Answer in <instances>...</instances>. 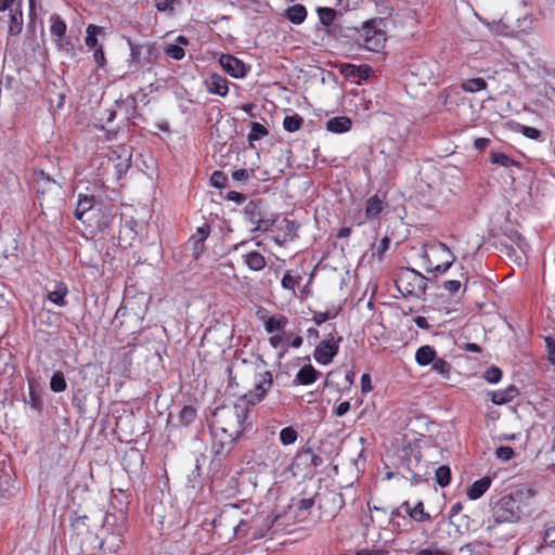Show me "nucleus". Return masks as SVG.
I'll use <instances>...</instances> for the list:
<instances>
[{"instance_id":"obj_1","label":"nucleus","mask_w":555,"mask_h":555,"mask_svg":"<svg viewBox=\"0 0 555 555\" xmlns=\"http://www.w3.org/2000/svg\"><path fill=\"white\" fill-rule=\"evenodd\" d=\"M273 378L269 371L258 374L255 387L244 395L232 406L217 408L210 425L212 451L217 456L224 457L232 450L235 441L249 427V405L259 403L272 387Z\"/></svg>"},{"instance_id":"obj_2","label":"nucleus","mask_w":555,"mask_h":555,"mask_svg":"<svg viewBox=\"0 0 555 555\" xmlns=\"http://www.w3.org/2000/svg\"><path fill=\"white\" fill-rule=\"evenodd\" d=\"M225 512L238 519L233 527L234 535L248 540L263 538L278 520L274 514L259 511L257 506L247 502L228 505Z\"/></svg>"},{"instance_id":"obj_3","label":"nucleus","mask_w":555,"mask_h":555,"mask_svg":"<svg viewBox=\"0 0 555 555\" xmlns=\"http://www.w3.org/2000/svg\"><path fill=\"white\" fill-rule=\"evenodd\" d=\"M535 496L532 487L521 485L500 498L492 496L490 506L496 524H515L530 515L531 502Z\"/></svg>"},{"instance_id":"obj_4","label":"nucleus","mask_w":555,"mask_h":555,"mask_svg":"<svg viewBox=\"0 0 555 555\" xmlns=\"http://www.w3.org/2000/svg\"><path fill=\"white\" fill-rule=\"evenodd\" d=\"M421 257L426 271L436 275L444 274L455 261V256L441 242L425 245Z\"/></svg>"},{"instance_id":"obj_5","label":"nucleus","mask_w":555,"mask_h":555,"mask_svg":"<svg viewBox=\"0 0 555 555\" xmlns=\"http://www.w3.org/2000/svg\"><path fill=\"white\" fill-rule=\"evenodd\" d=\"M399 468L406 470L409 475H404L413 485H418L426 480L428 475V466L422 460L421 451L416 448H404L400 455Z\"/></svg>"},{"instance_id":"obj_6","label":"nucleus","mask_w":555,"mask_h":555,"mask_svg":"<svg viewBox=\"0 0 555 555\" xmlns=\"http://www.w3.org/2000/svg\"><path fill=\"white\" fill-rule=\"evenodd\" d=\"M396 286L403 296L421 297L426 293L427 279L414 269L404 268L398 274Z\"/></svg>"},{"instance_id":"obj_7","label":"nucleus","mask_w":555,"mask_h":555,"mask_svg":"<svg viewBox=\"0 0 555 555\" xmlns=\"http://www.w3.org/2000/svg\"><path fill=\"white\" fill-rule=\"evenodd\" d=\"M362 46L369 51L377 52L384 47V34L376 29L375 21H367L360 30Z\"/></svg>"},{"instance_id":"obj_8","label":"nucleus","mask_w":555,"mask_h":555,"mask_svg":"<svg viewBox=\"0 0 555 555\" xmlns=\"http://www.w3.org/2000/svg\"><path fill=\"white\" fill-rule=\"evenodd\" d=\"M298 228L299 225L295 221L286 218L278 221L275 230L273 231L274 235L272 236L274 243L279 246H284L293 242L298 236Z\"/></svg>"},{"instance_id":"obj_9","label":"nucleus","mask_w":555,"mask_h":555,"mask_svg":"<svg viewBox=\"0 0 555 555\" xmlns=\"http://www.w3.org/2000/svg\"><path fill=\"white\" fill-rule=\"evenodd\" d=\"M340 340L341 338L335 339L333 336L323 339L314 350V360L322 365L331 363L339 350Z\"/></svg>"},{"instance_id":"obj_10","label":"nucleus","mask_w":555,"mask_h":555,"mask_svg":"<svg viewBox=\"0 0 555 555\" xmlns=\"http://www.w3.org/2000/svg\"><path fill=\"white\" fill-rule=\"evenodd\" d=\"M219 63L223 70L234 78H243L247 74L245 63L231 54H221Z\"/></svg>"},{"instance_id":"obj_11","label":"nucleus","mask_w":555,"mask_h":555,"mask_svg":"<svg viewBox=\"0 0 555 555\" xmlns=\"http://www.w3.org/2000/svg\"><path fill=\"white\" fill-rule=\"evenodd\" d=\"M264 331L268 334L284 333L285 327L288 324V319L284 314L278 315H262Z\"/></svg>"},{"instance_id":"obj_12","label":"nucleus","mask_w":555,"mask_h":555,"mask_svg":"<svg viewBox=\"0 0 555 555\" xmlns=\"http://www.w3.org/2000/svg\"><path fill=\"white\" fill-rule=\"evenodd\" d=\"M205 83L208 92L212 94L225 96L229 92L228 80L219 74H211Z\"/></svg>"},{"instance_id":"obj_13","label":"nucleus","mask_w":555,"mask_h":555,"mask_svg":"<svg viewBox=\"0 0 555 555\" xmlns=\"http://www.w3.org/2000/svg\"><path fill=\"white\" fill-rule=\"evenodd\" d=\"M492 478L490 476H485L475 482L467 489L466 494L467 498L472 501L480 499L491 487Z\"/></svg>"},{"instance_id":"obj_14","label":"nucleus","mask_w":555,"mask_h":555,"mask_svg":"<svg viewBox=\"0 0 555 555\" xmlns=\"http://www.w3.org/2000/svg\"><path fill=\"white\" fill-rule=\"evenodd\" d=\"M242 257L244 264L251 271H261L267 266L266 257L260 251L249 250Z\"/></svg>"},{"instance_id":"obj_15","label":"nucleus","mask_w":555,"mask_h":555,"mask_svg":"<svg viewBox=\"0 0 555 555\" xmlns=\"http://www.w3.org/2000/svg\"><path fill=\"white\" fill-rule=\"evenodd\" d=\"M9 16H10L9 34L11 36L20 35L23 30V25H24L22 4L17 3L14 9H11Z\"/></svg>"},{"instance_id":"obj_16","label":"nucleus","mask_w":555,"mask_h":555,"mask_svg":"<svg viewBox=\"0 0 555 555\" xmlns=\"http://www.w3.org/2000/svg\"><path fill=\"white\" fill-rule=\"evenodd\" d=\"M95 203L93 195L78 194L77 206L75 209L76 219L85 222L83 217L93 208Z\"/></svg>"},{"instance_id":"obj_17","label":"nucleus","mask_w":555,"mask_h":555,"mask_svg":"<svg viewBox=\"0 0 555 555\" xmlns=\"http://www.w3.org/2000/svg\"><path fill=\"white\" fill-rule=\"evenodd\" d=\"M404 512L415 521H428L430 520V515L425 512L424 504L422 501H418L414 507H411L409 502H403L400 506Z\"/></svg>"},{"instance_id":"obj_18","label":"nucleus","mask_w":555,"mask_h":555,"mask_svg":"<svg viewBox=\"0 0 555 555\" xmlns=\"http://www.w3.org/2000/svg\"><path fill=\"white\" fill-rule=\"evenodd\" d=\"M319 375L320 373L312 365H305L296 374L294 384L311 385L318 379Z\"/></svg>"},{"instance_id":"obj_19","label":"nucleus","mask_w":555,"mask_h":555,"mask_svg":"<svg viewBox=\"0 0 555 555\" xmlns=\"http://www.w3.org/2000/svg\"><path fill=\"white\" fill-rule=\"evenodd\" d=\"M301 275L298 272H294L292 270H288L284 273L281 286L283 289L291 292L293 297H297V287L301 283Z\"/></svg>"},{"instance_id":"obj_20","label":"nucleus","mask_w":555,"mask_h":555,"mask_svg":"<svg viewBox=\"0 0 555 555\" xmlns=\"http://www.w3.org/2000/svg\"><path fill=\"white\" fill-rule=\"evenodd\" d=\"M66 30L67 26L65 21L59 14H52L50 16V33L57 43L64 39Z\"/></svg>"},{"instance_id":"obj_21","label":"nucleus","mask_w":555,"mask_h":555,"mask_svg":"<svg viewBox=\"0 0 555 555\" xmlns=\"http://www.w3.org/2000/svg\"><path fill=\"white\" fill-rule=\"evenodd\" d=\"M351 119L346 116L333 117L327 120L326 129L333 133H344L350 130Z\"/></svg>"},{"instance_id":"obj_22","label":"nucleus","mask_w":555,"mask_h":555,"mask_svg":"<svg viewBox=\"0 0 555 555\" xmlns=\"http://www.w3.org/2000/svg\"><path fill=\"white\" fill-rule=\"evenodd\" d=\"M68 294V288L63 282L55 283V287L53 291L48 293V299L59 307L66 306V296Z\"/></svg>"},{"instance_id":"obj_23","label":"nucleus","mask_w":555,"mask_h":555,"mask_svg":"<svg viewBox=\"0 0 555 555\" xmlns=\"http://www.w3.org/2000/svg\"><path fill=\"white\" fill-rule=\"evenodd\" d=\"M14 492V480L10 472L0 469V499H8Z\"/></svg>"},{"instance_id":"obj_24","label":"nucleus","mask_w":555,"mask_h":555,"mask_svg":"<svg viewBox=\"0 0 555 555\" xmlns=\"http://www.w3.org/2000/svg\"><path fill=\"white\" fill-rule=\"evenodd\" d=\"M435 359L436 350L429 345L420 347L415 352V361L418 365H428L433 363Z\"/></svg>"},{"instance_id":"obj_25","label":"nucleus","mask_w":555,"mask_h":555,"mask_svg":"<svg viewBox=\"0 0 555 555\" xmlns=\"http://www.w3.org/2000/svg\"><path fill=\"white\" fill-rule=\"evenodd\" d=\"M384 202L377 195L367 198L365 205V216L367 219H374L384 210Z\"/></svg>"},{"instance_id":"obj_26","label":"nucleus","mask_w":555,"mask_h":555,"mask_svg":"<svg viewBox=\"0 0 555 555\" xmlns=\"http://www.w3.org/2000/svg\"><path fill=\"white\" fill-rule=\"evenodd\" d=\"M518 393L515 386L511 385L505 389L493 391L491 400L495 404H504L513 400Z\"/></svg>"},{"instance_id":"obj_27","label":"nucleus","mask_w":555,"mask_h":555,"mask_svg":"<svg viewBox=\"0 0 555 555\" xmlns=\"http://www.w3.org/2000/svg\"><path fill=\"white\" fill-rule=\"evenodd\" d=\"M285 16L294 24H301L307 17V10L301 4H295L285 11Z\"/></svg>"},{"instance_id":"obj_28","label":"nucleus","mask_w":555,"mask_h":555,"mask_svg":"<svg viewBox=\"0 0 555 555\" xmlns=\"http://www.w3.org/2000/svg\"><path fill=\"white\" fill-rule=\"evenodd\" d=\"M465 92L475 93L487 88V81L483 78H470L461 83Z\"/></svg>"},{"instance_id":"obj_29","label":"nucleus","mask_w":555,"mask_h":555,"mask_svg":"<svg viewBox=\"0 0 555 555\" xmlns=\"http://www.w3.org/2000/svg\"><path fill=\"white\" fill-rule=\"evenodd\" d=\"M87 37H86V46L89 49H95L98 48V36L103 35V28L96 25H89L87 27Z\"/></svg>"},{"instance_id":"obj_30","label":"nucleus","mask_w":555,"mask_h":555,"mask_svg":"<svg viewBox=\"0 0 555 555\" xmlns=\"http://www.w3.org/2000/svg\"><path fill=\"white\" fill-rule=\"evenodd\" d=\"M515 131L518 133H521L522 135H525L526 138L530 139V140H534V141H539V142L543 140L542 132L534 127L517 124L515 127Z\"/></svg>"},{"instance_id":"obj_31","label":"nucleus","mask_w":555,"mask_h":555,"mask_svg":"<svg viewBox=\"0 0 555 555\" xmlns=\"http://www.w3.org/2000/svg\"><path fill=\"white\" fill-rule=\"evenodd\" d=\"M180 7L179 0H155V8L160 13L173 15L177 8Z\"/></svg>"},{"instance_id":"obj_32","label":"nucleus","mask_w":555,"mask_h":555,"mask_svg":"<svg viewBox=\"0 0 555 555\" xmlns=\"http://www.w3.org/2000/svg\"><path fill=\"white\" fill-rule=\"evenodd\" d=\"M304 124V118L298 114L286 116L283 120V127L288 132L298 131Z\"/></svg>"},{"instance_id":"obj_33","label":"nucleus","mask_w":555,"mask_h":555,"mask_svg":"<svg viewBox=\"0 0 555 555\" xmlns=\"http://www.w3.org/2000/svg\"><path fill=\"white\" fill-rule=\"evenodd\" d=\"M435 476H436V482L440 487H447L451 482V469L449 466H446V465L439 466L435 472Z\"/></svg>"},{"instance_id":"obj_34","label":"nucleus","mask_w":555,"mask_h":555,"mask_svg":"<svg viewBox=\"0 0 555 555\" xmlns=\"http://www.w3.org/2000/svg\"><path fill=\"white\" fill-rule=\"evenodd\" d=\"M475 16L480 21L492 34L496 35H508V31L505 29V25L502 21L500 22H489L482 18L479 14L475 13Z\"/></svg>"},{"instance_id":"obj_35","label":"nucleus","mask_w":555,"mask_h":555,"mask_svg":"<svg viewBox=\"0 0 555 555\" xmlns=\"http://www.w3.org/2000/svg\"><path fill=\"white\" fill-rule=\"evenodd\" d=\"M516 27L521 33H530L534 28V18L529 13L518 16L516 18Z\"/></svg>"},{"instance_id":"obj_36","label":"nucleus","mask_w":555,"mask_h":555,"mask_svg":"<svg viewBox=\"0 0 555 555\" xmlns=\"http://www.w3.org/2000/svg\"><path fill=\"white\" fill-rule=\"evenodd\" d=\"M269 131L268 129L257 122V121H254L251 122V126H250V132L248 134V141L251 143L254 141H259L261 140L262 138H264L266 135H268Z\"/></svg>"},{"instance_id":"obj_37","label":"nucleus","mask_w":555,"mask_h":555,"mask_svg":"<svg viewBox=\"0 0 555 555\" xmlns=\"http://www.w3.org/2000/svg\"><path fill=\"white\" fill-rule=\"evenodd\" d=\"M67 383L62 372H55L50 380V388L54 392H62L66 389Z\"/></svg>"},{"instance_id":"obj_38","label":"nucleus","mask_w":555,"mask_h":555,"mask_svg":"<svg viewBox=\"0 0 555 555\" xmlns=\"http://www.w3.org/2000/svg\"><path fill=\"white\" fill-rule=\"evenodd\" d=\"M298 438V433L295 428L288 426L280 431V441L283 446L293 444Z\"/></svg>"},{"instance_id":"obj_39","label":"nucleus","mask_w":555,"mask_h":555,"mask_svg":"<svg viewBox=\"0 0 555 555\" xmlns=\"http://www.w3.org/2000/svg\"><path fill=\"white\" fill-rule=\"evenodd\" d=\"M318 15L320 18V22L324 26H330L334 23V20L336 17V11L332 8H318Z\"/></svg>"},{"instance_id":"obj_40","label":"nucleus","mask_w":555,"mask_h":555,"mask_svg":"<svg viewBox=\"0 0 555 555\" xmlns=\"http://www.w3.org/2000/svg\"><path fill=\"white\" fill-rule=\"evenodd\" d=\"M196 417V410L191 405H184L179 412L180 422L184 425L191 424Z\"/></svg>"},{"instance_id":"obj_41","label":"nucleus","mask_w":555,"mask_h":555,"mask_svg":"<svg viewBox=\"0 0 555 555\" xmlns=\"http://www.w3.org/2000/svg\"><path fill=\"white\" fill-rule=\"evenodd\" d=\"M165 54L173 60H182L185 55L183 47L179 44H167L165 48Z\"/></svg>"},{"instance_id":"obj_42","label":"nucleus","mask_w":555,"mask_h":555,"mask_svg":"<svg viewBox=\"0 0 555 555\" xmlns=\"http://www.w3.org/2000/svg\"><path fill=\"white\" fill-rule=\"evenodd\" d=\"M451 370V365L449 362H447L444 359L436 358L433 362V371L436 373L447 376L449 375Z\"/></svg>"},{"instance_id":"obj_43","label":"nucleus","mask_w":555,"mask_h":555,"mask_svg":"<svg viewBox=\"0 0 555 555\" xmlns=\"http://www.w3.org/2000/svg\"><path fill=\"white\" fill-rule=\"evenodd\" d=\"M275 223V220L272 219V218H266V217H260V219L257 221V225L256 227H251L250 231L251 232H257V231H260V232H267L268 230H270Z\"/></svg>"},{"instance_id":"obj_44","label":"nucleus","mask_w":555,"mask_h":555,"mask_svg":"<svg viewBox=\"0 0 555 555\" xmlns=\"http://www.w3.org/2000/svg\"><path fill=\"white\" fill-rule=\"evenodd\" d=\"M483 377L488 383L496 384L502 378V371L498 366H491L485 372Z\"/></svg>"},{"instance_id":"obj_45","label":"nucleus","mask_w":555,"mask_h":555,"mask_svg":"<svg viewBox=\"0 0 555 555\" xmlns=\"http://www.w3.org/2000/svg\"><path fill=\"white\" fill-rule=\"evenodd\" d=\"M509 238L524 255H527L529 251V244L518 232L512 233Z\"/></svg>"},{"instance_id":"obj_46","label":"nucleus","mask_w":555,"mask_h":555,"mask_svg":"<svg viewBox=\"0 0 555 555\" xmlns=\"http://www.w3.org/2000/svg\"><path fill=\"white\" fill-rule=\"evenodd\" d=\"M245 215L248 220V222L253 225H257V221L262 217V214L257 209L255 205H248L245 208Z\"/></svg>"},{"instance_id":"obj_47","label":"nucleus","mask_w":555,"mask_h":555,"mask_svg":"<svg viewBox=\"0 0 555 555\" xmlns=\"http://www.w3.org/2000/svg\"><path fill=\"white\" fill-rule=\"evenodd\" d=\"M491 163L503 167H508L512 164V159L504 153L492 152Z\"/></svg>"},{"instance_id":"obj_48","label":"nucleus","mask_w":555,"mask_h":555,"mask_svg":"<svg viewBox=\"0 0 555 555\" xmlns=\"http://www.w3.org/2000/svg\"><path fill=\"white\" fill-rule=\"evenodd\" d=\"M227 176L222 171H214L210 177V183L212 186L217 189H222L225 186L227 183Z\"/></svg>"},{"instance_id":"obj_49","label":"nucleus","mask_w":555,"mask_h":555,"mask_svg":"<svg viewBox=\"0 0 555 555\" xmlns=\"http://www.w3.org/2000/svg\"><path fill=\"white\" fill-rule=\"evenodd\" d=\"M463 286L462 280H447L443 282V289H446L450 295H455L459 293L461 287Z\"/></svg>"},{"instance_id":"obj_50","label":"nucleus","mask_w":555,"mask_h":555,"mask_svg":"<svg viewBox=\"0 0 555 555\" xmlns=\"http://www.w3.org/2000/svg\"><path fill=\"white\" fill-rule=\"evenodd\" d=\"M514 450L508 446H501L495 450V455L501 461H508L514 456Z\"/></svg>"},{"instance_id":"obj_51","label":"nucleus","mask_w":555,"mask_h":555,"mask_svg":"<svg viewBox=\"0 0 555 555\" xmlns=\"http://www.w3.org/2000/svg\"><path fill=\"white\" fill-rule=\"evenodd\" d=\"M544 546L555 547V524L548 525L545 528Z\"/></svg>"},{"instance_id":"obj_52","label":"nucleus","mask_w":555,"mask_h":555,"mask_svg":"<svg viewBox=\"0 0 555 555\" xmlns=\"http://www.w3.org/2000/svg\"><path fill=\"white\" fill-rule=\"evenodd\" d=\"M208 235H209V227L207 224H204V225L197 228L196 234L193 236V240L195 241L196 245L203 244Z\"/></svg>"},{"instance_id":"obj_53","label":"nucleus","mask_w":555,"mask_h":555,"mask_svg":"<svg viewBox=\"0 0 555 555\" xmlns=\"http://www.w3.org/2000/svg\"><path fill=\"white\" fill-rule=\"evenodd\" d=\"M545 345L547 349V360L551 364L555 365V340L552 337H545Z\"/></svg>"},{"instance_id":"obj_54","label":"nucleus","mask_w":555,"mask_h":555,"mask_svg":"<svg viewBox=\"0 0 555 555\" xmlns=\"http://www.w3.org/2000/svg\"><path fill=\"white\" fill-rule=\"evenodd\" d=\"M218 271L227 278H234L236 275L235 268L231 262L220 263L218 266Z\"/></svg>"},{"instance_id":"obj_55","label":"nucleus","mask_w":555,"mask_h":555,"mask_svg":"<svg viewBox=\"0 0 555 555\" xmlns=\"http://www.w3.org/2000/svg\"><path fill=\"white\" fill-rule=\"evenodd\" d=\"M93 60L99 65V67H103L106 64V59L102 47L94 49Z\"/></svg>"},{"instance_id":"obj_56","label":"nucleus","mask_w":555,"mask_h":555,"mask_svg":"<svg viewBox=\"0 0 555 555\" xmlns=\"http://www.w3.org/2000/svg\"><path fill=\"white\" fill-rule=\"evenodd\" d=\"M341 73L348 77L358 78L359 66L353 64H344L341 68Z\"/></svg>"},{"instance_id":"obj_57","label":"nucleus","mask_w":555,"mask_h":555,"mask_svg":"<svg viewBox=\"0 0 555 555\" xmlns=\"http://www.w3.org/2000/svg\"><path fill=\"white\" fill-rule=\"evenodd\" d=\"M283 341H284L283 333L271 334V336L269 338V344L274 349L280 348L282 346Z\"/></svg>"},{"instance_id":"obj_58","label":"nucleus","mask_w":555,"mask_h":555,"mask_svg":"<svg viewBox=\"0 0 555 555\" xmlns=\"http://www.w3.org/2000/svg\"><path fill=\"white\" fill-rule=\"evenodd\" d=\"M130 167V156L126 158L124 162H120L115 165V170L117 178H120Z\"/></svg>"},{"instance_id":"obj_59","label":"nucleus","mask_w":555,"mask_h":555,"mask_svg":"<svg viewBox=\"0 0 555 555\" xmlns=\"http://www.w3.org/2000/svg\"><path fill=\"white\" fill-rule=\"evenodd\" d=\"M314 504V500L312 498L301 499L298 502V509L300 513L305 514L308 512Z\"/></svg>"},{"instance_id":"obj_60","label":"nucleus","mask_w":555,"mask_h":555,"mask_svg":"<svg viewBox=\"0 0 555 555\" xmlns=\"http://www.w3.org/2000/svg\"><path fill=\"white\" fill-rule=\"evenodd\" d=\"M350 410V402L349 401H343L340 402L335 409L334 414L336 416H343Z\"/></svg>"},{"instance_id":"obj_61","label":"nucleus","mask_w":555,"mask_h":555,"mask_svg":"<svg viewBox=\"0 0 555 555\" xmlns=\"http://www.w3.org/2000/svg\"><path fill=\"white\" fill-rule=\"evenodd\" d=\"M416 555H450L449 552L440 548L430 550V548H422L417 551Z\"/></svg>"},{"instance_id":"obj_62","label":"nucleus","mask_w":555,"mask_h":555,"mask_svg":"<svg viewBox=\"0 0 555 555\" xmlns=\"http://www.w3.org/2000/svg\"><path fill=\"white\" fill-rule=\"evenodd\" d=\"M372 73H373V69L371 66L362 65V66H359V73L357 75H358L359 79H367L372 75Z\"/></svg>"},{"instance_id":"obj_63","label":"nucleus","mask_w":555,"mask_h":555,"mask_svg":"<svg viewBox=\"0 0 555 555\" xmlns=\"http://www.w3.org/2000/svg\"><path fill=\"white\" fill-rule=\"evenodd\" d=\"M248 171L246 169H236L232 172V178L235 181H245L248 178Z\"/></svg>"},{"instance_id":"obj_64","label":"nucleus","mask_w":555,"mask_h":555,"mask_svg":"<svg viewBox=\"0 0 555 555\" xmlns=\"http://www.w3.org/2000/svg\"><path fill=\"white\" fill-rule=\"evenodd\" d=\"M17 3L21 2L16 0H0V11H10L11 9H14Z\"/></svg>"}]
</instances>
